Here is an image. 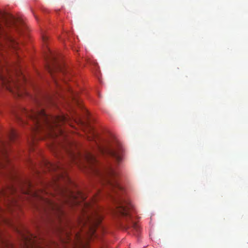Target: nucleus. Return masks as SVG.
<instances>
[{"instance_id":"13","label":"nucleus","mask_w":248,"mask_h":248,"mask_svg":"<svg viewBox=\"0 0 248 248\" xmlns=\"http://www.w3.org/2000/svg\"><path fill=\"white\" fill-rule=\"evenodd\" d=\"M115 214L118 216H123L124 215V207L120 205H117Z\"/></svg>"},{"instance_id":"22","label":"nucleus","mask_w":248,"mask_h":248,"mask_svg":"<svg viewBox=\"0 0 248 248\" xmlns=\"http://www.w3.org/2000/svg\"><path fill=\"white\" fill-rule=\"evenodd\" d=\"M71 93L72 94V95L74 96V93L73 92V91H71Z\"/></svg>"},{"instance_id":"17","label":"nucleus","mask_w":248,"mask_h":248,"mask_svg":"<svg viewBox=\"0 0 248 248\" xmlns=\"http://www.w3.org/2000/svg\"><path fill=\"white\" fill-rule=\"evenodd\" d=\"M71 155L72 159L73 160V161L75 162V163H78L77 160L76 158V155L71 153Z\"/></svg>"},{"instance_id":"21","label":"nucleus","mask_w":248,"mask_h":248,"mask_svg":"<svg viewBox=\"0 0 248 248\" xmlns=\"http://www.w3.org/2000/svg\"><path fill=\"white\" fill-rule=\"evenodd\" d=\"M23 187V186H21V187H20V190L23 193L22 191V189H26V188H24Z\"/></svg>"},{"instance_id":"12","label":"nucleus","mask_w":248,"mask_h":248,"mask_svg":"<svg viewBox=\"0 0 248 248\" xmlns=\"http://www.w3.org/2000/svg\"><path fill=\"white\" fill-rule=\"evenodd\" d=\"M83 157L84 159L91 165L95 164L97 162L95 156L92 153L88 152H86L84 154Z\"/></svg>"},{"instance_id":"15","label":"nucleus","mask_w":248,"mask_h":248,"mask_svg":"<svg viewBox=\"0 0 248 248\" xmlns=\"http://www.w3.org/2000/svg\"><path fill=\"white\" fill-rule=\"evenodd\" d=\"M42 39L44 43H46V41L48 39V36L45 33H42Z\"/></svg>"},{"instance_id":"9","label":"nucleus","mask_w":248,"mask_h":248,"mask_svg":"<svg viewBox=\"0 0 248 248\" xmlns=\"http://www.w3.org/2000/svg\"><path fill=\"white\" fill-rule=\"evenodd\" d=\"M125 222L126 221L128 225L125 224V231L130 227L133 228L137 232L140 231V226L135 220L134 217L133 213H131L127 210L126 207L125 205Z\"/></svg>"},{"instance_id":"20","label":"nucleus","mask_w":248,"mask_h":248,"mask_svg":"<svg viewBox=\"0 0 248 248\" xmlns=\"http://www.w3.org/2000/svg\"><path fill=\"white\" fill-rule=\"evenodd\" d=\"M2 194L3 196H5V195H6L7 194V192H6L5 191H3L2 192Z\"/></svg>"},{"instance_id":"3","label":"nucleus","mask_w":248,"mask_h":248,"mask_svg":"<svg viewBox=\"0 0 248 248\" xmlns=\"http://www.w3.org/2000/svg\"><path fill=\"white\" fill-rule=\"evenodd\" d=\"M23 24V21L20 19L16 18L9 14L0 11V38L7 42L8 45L14 49H17L18 42L7 33L6 28L12 26L16 30L19 31V26ZM0 44L2 45L1 41Z\"/></svg>"},{"instance_id":"4","label":"nucleus","mask_w":248,"mask_h":248,"mask_svg":"<svg viewBox=\"0 0 248 248\" xmlns=\"http://www.w3.org/2000/svg\"><path fill=\"white\" fill-rule=\"evenodd\" d=\"M17 136V133L15 130L12 129L9 132L6 140H0V154L2 155L4 161L0 164L1 167L4 168L6 164L10 163V160L8 155V148L10 142L14 141Z\"/></svg>"},{"instance_id":"5","label":"nucleus","mask_w":248,"mask_h":248,"mask_svg":"<svg viewBox=\"0 0 248 248\" xmlns=\"http://www.w3.org/2000/svg\"><path fill=\"white\" fill-rule=\"evenodd\" d=\"M0 83L7 90L13 93L16 94L18 96L22 95L23 93L20 89L19 84L14 80L11 77H7L2 75H0Z\"/></svg>"},{"instance_id":"18","label":"nucleus","mask_w":248,"mask_h":248,"mask_svg":"<svg viewBox=\"0 0 248 248\" xmlns=\"http://www.w3.org/2000/svg\"><path fill=\"white\" fill-rule=\"evenodd\" d=\"M16 117L17 118V119L18 121H20L21 122H23V120H22V119L19 116H16Z\"/></svg>"},{"instance_id":"14","label":"nucleus","mask_w":248,"mask_h":248,"mask_svg":"<svg viewBox=\"0 0 248 248\" xmlns=\"http://www.w3.org/2000/svg\"><path fill=\"white\" fill-rule=\"evenodd\" d=\"M26 189H22V191L23 192V193L25 194H30V193L31 192V184L30 182H26Z\"/></svg>"},{"instance_id":"16","label":"nucleus","mask_w":248,"mask_h":248,"mask_svg":"<svg viewBox=\"0 0 248 248\" xmlns=\"http://www.w3.org/2000/svg\"><path fill=\"white\" fill-rule=\"evenodd\" d=\"M8 190L12 194H14V193L16 192V188L13 186H11V187H9Z\"/></svg>"},{"instance_id":"2","label":"nucleus","mask_w":248,"mask_h":248,"mask_svg":"<svg viewBox=\"0 0 248 248\" xmlns=\"http://www.w3.org/2000/svg\"><path fill=\"white\" fill-rule=\"evenodd\" d=\"M47 194L46 190L32 193L41 201L40 205L37 207L38 210L44 214L48 222L57 226L58 224L62 221L64 211L61 204L49 197H46Z\"/></svg>"},{"instance_id":"6","label":"nucleus","mask_w":248,"mask_h":248,"mask_svg":"<svg viewBox=\"0 0 248 248\" xmlns=\"http://www.w3.org/2000/svg\"><path fill=\"white\" fill-rule=\"evenodd\" d=\"M44 164L46 169L48 171L56 173L53 181L57 179H64L66 181H69V177L61 164H54L47 161H45Z\"/></svg>"},{"instance_id":"11","label":"nucleus","mask_w":248,"mask_h":248,"mask_svg":"<svg viewBox=\"0 0 248 248\" xmlns=\"http://www.w3.org/2000/svg\"><path fill=\"white\" fill-rule=\"evenodd\" d=\"M62 180L65 183H70V180L69 178V181H66L64 179H57L53 181L50 183V186L55 191H58L59 192L62 193L63 195H64L63 191L64 190L62 184H61L60 181Z\"/></svg>"},{"instance_id":"7","label":"nucleus","mask_w":248,"mask_h":248,"mask_svg":"<svg viewBox=\"0 0 248 248\" xmlns=\"http://www.w3.org/2000/svg\"><path fill=\"white\" fill-rule=\"evenodd\" d=\"M24 248H45L41 244L42 240L34 234L28 232L27 235L21 234Z\"/></svg>"},{"instance_id":"8","label":"nucleus","mask_w":248,"mask_h":248,"mask_svg":"<svg viewBox=\"0 0 248 248\" xmlns=\"http://www.w3.org/2000/svg\"><path fill=\"white\" fill-rule=\"evenodd\" d=\"M103 154H106L114 158L117 162L122 160V151L119 146L117 147H108L105 149H100Z\"/></svg>"},{"instance_id":"19","label":"nucleus","mask_w":248,"mask_h":248,"mask_svg":"<svg viewBox=\"0 0 248 248\" xmlns=\"http://www.w3.org/2000/svg\"><path fill=\"white\" fill-rule=\"evenodd\" d=\"M73 99L75 101V102L78 104V100L76 98V97L75 96H73Z\"/></svg>"},{"instance_id":"1","label":"nucleus","mask_w":248,"mask_h":248,"mask_svg":"<svg viewBox=\"0 0 248 248\" xmlns=\"http://www.w3.org/2000/svg\"><path fill=\"white\" fill-rule=\"evenodd\" d=\"M23 112L32 123L31 129L33 134L43 132L46 136L53 138L59 136L65 138V134L61 126L68 121V117L63 115H48L43 109L37 110L23 109Z\"/></svg>"},{"instance_id":"10","label":"nucleus","mask_w":248,"mask_h":248,"mask_svg":"<svg viewBox=\"0 0 248 248\" xmlns=\"http://www.w3.org/2000/svg\"><path fill=\"white\" fill-rule=\"evenodd\" d=\"M50 55L49 56H48L49 59H50L52 61V64L51 65H48L47 69L48 71V72L50 73V74L51 75L52 77L54 78V76L53 75V73L55 71H61L62 72H64L62 71V70L60 67V66L55 63L56 61V58L54 56V55L52 53L50 50H49Z\"/></svg>"}]
</instances>
